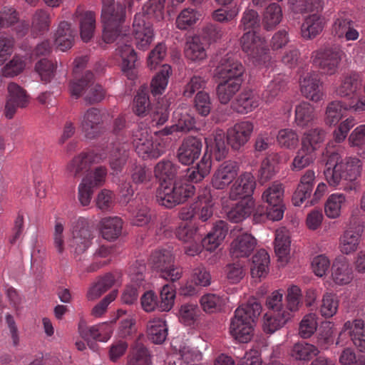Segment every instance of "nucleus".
<instances>
[{
  "label": "nucleus",
  "instance_id": "f257e3e1",
  "mask_svg": "<svg viewBox=\"0 0 365 365\" xmlns=\"http://www.w3.org/2000/svg\"><path fill=\"white\" fill-rule=\"evenodd\" d=\"M211 155L205 153L195 165L185 170L184 180H175L177 165L170 160L161 161V206L173 208L185 202L195 193L193 182H198L207 176L211 169Z\"/></svg>",
  "mask_w": 365,
  "mask_h": 365
},
{
  "label": "nucleus",
  "instance_id": "f03ea898",
  "mask_svg": "<svg viewBox=\"0 0 365 365\" xmlns=\"http://www.w3.org/2000/svg\"><path fill=\"white\" fill-rule=\"evenodd\" d=\"M127 149L126 143L116 141L107 146L106 149H102L99 152L93 150L88 153H82L75 156L67 165L66 170L71 176L81 177L89 170L93 164L106 160L109 154L110 167L113 173L118 174L122 171L126 163L128 157Z\"/></svg>",
  "mask_w": 365,
  "mask_h": 365
},
{
  "label": "nucleus",
  "instance_id": "7ed1b4c3",
  "mask_svg": "<svg viewBox=\"0 0 365 365\" xmlns=\"http://www.w3.org/2000/svg\"><path fill=\"white\" fill-rule=\"evenodd\" d=\"M254 129V125L250 121H241L235 123L227 130L225 142V134L222 130H217L213 134V143H209V139L205 138L207 148L210 147L215 158L217 161L224 159L227 153V144L231 146L233 150H239L244 146L250 140Z\"/></svg>",
  "mask_w": 365,
  "mask_h": 365
},
{
  "label": "nucleus",
  "instance_id": "20e7f679",
  "mask_svg": "<svg viewBox=\"0 0 365 365\" xmlns=\"http://www.w3.org/2000/svg\"><path fill=\"white\" fill-rule=\"evenodd\" d=\"M133 4V0H101L104 42L111 43L120 36V27L125 21L126 9L130 11Z\"/></svg>",
  "mask_w": 365,
  "mask_h": 365
},
{
  "label": "nucleus",
  "instance_id": "39448f33",
  "mask_svg": "<svg viewBox=\"0 0 365 365\" xmlns=\"http://www.w3.org/2000/svg\"><path fill=\"white\" fill-rule=\"evenodd\" d=\"M261 304L256 302H249L240 306L231 319L230 333L240 343L248 342L253 335V322L261 313Z\"/></svg>",
  "mask_w": 365,
  "mask_h": 365
},
{
  "label": "nucleus",
  "instance_id": "423d86ee",
  "mask_svg": "<svg viewBox=\"0 0 365 365\" xmlns=\"http://www.w3.org/2000/svg\"><path fill=\"white\" fill-rule=\"evenodd\" d=\"M181 269L174 264L172 250L161 249V279L170 281L161 288V312L171 309L175 298V286L173 283L181 277Z\"/></svg>",
  "mask_w": 365,
  "mask_h": 365
},
{
  "label": "nucleus",
  "instance_id": "0eeeda50",
  "mask_svg": "<svg viewBox=\"0 0 365 365\" xmlns=\"http://www.w3.org/2000/svg\"><path fill=\"white\" fill-rule=\"evenodd\" d=\"M361 86L359 74L351 71L340 78V83L334 93L336 96L347 101L346 108L361 112L365 110V97L361 95Z\"/></svg>",
  "mask_w": 365,
  "mask_h": 365
},
{
  "label": "nucleus",
  "instance_id": "6e6552de",
  "mask_svg": "<svg viewBox=\"0 0 365 365\" xmlns=\"http://www.w3.org/2000/svg\"><path fill=\"white\" fill-rule=\"evenodd\" d=\"M343 51L336 45H327L312 53L311 59L314 66L324 74L331 76L339 68Z\"/></svg>",
  "mask_w": 365,
  "mask_h": 365
},
{
  "label": "nucleus",
  "instance_id": "1a4fd4ad",
  "mask_svg": "<svg viewBox=\"0 0 365 365\" xmlns=\"http://www.w3.org/2000/svg\"><path fill=\"white\" fill-rule=\"evenodd\" d=\"M242 51L258 65H265L271 57L269 48L264 38L257 35L255 31H247L240 38Z\"/></svg>",
  "mask_w": 365,
  "mask_h": 365
},
{
  "label": "nucleus",
  "instance_id": "9d476101",
  "mask_svg": "<svg viewBox=\"0 0 365 365\" xmlns=\"http://www.w3.org/2000/svg\"><path fill=\"white\" fill-rule=\"evenodd\" d=\"M92 231L86 219L80 217L73 225L71 252L75 257L84 253L91 245Z\"/></svg>",
  "mask_w": 365,
  "mask_h": 365
},
{
  "label": "nucleus",
  "instance_id": "9b49d317",
  "mask_svg": "<svg viewBox=\"0 0 365 365\" xmlns=\"http://www.w3.org/2000/svg\"><path fill=\"white\" fill-rule=\"evenodd\" d=\"M356 27L357 24L351 14L340 11L334 17L331 34L338 38H344L348 41H356L359 37Z\"/></svg>",
  "mask_w": 365,
  "mask_h": 365
},
{
  "label": "nucleus",
  "instance_id": "f8f14e48",
  "mask_svg": "<svg viewBox=\"0 0 365 365\" xmlns=\"http://www.w3.org/2000/svg\"><path fill=\"white\" fill-rule=\"evenodd\" d=\"M245 68L242 63L237 61L232 53L226 54L220 61L215 69L217 78L221 81L232 82H243V73Z\"/></svg>",
  "mask_w": 365,
  "mask_h": 365
},
{
  "label": "nucleus",
  "instance_id": "ddd939ff",
  "mask_svg": "<svg viewBox=\"0 0 365 365\" xmlns=\"http://www.w3.org/2000/svg\"><path fill=\"white\" fill-rule=\"evenodd\" d=\"M177 238L188 244L185 247V253L190 256H195L201 252V235L198 233V228L188 222H182L176 229Z\"/></svg>",
  "mask_w": 365,
  "mask_h": 365
},
{
  "label": "nucleus",
  "instance_id": "4468645a",
  "mask_svg": "<svg viewBox=\"0 0 365 365\" xmlns=\"http://www.w3.org/2000/svg\"><path fill=\"white\" fill-rule=\"evenodd\" d=\"M145 15L137 13L133 19V34L135 43L138 49L145 50L153 39V31L149 22L145 21Z\"/></svg>",
  "mask_w": 365,
  "mask_h": 365
},
{
  "label": "nucleus",
  "instance_id": "2eb2a0df",
  "mask_svg": "<svg viewBox=\"0 0 365 365\" xmlns=\"http://www.w3.org/2000/svg\"><path fill=\"white\" fill-rule=\"evenodd\" d=\"M255 186L254 175L250 172L242 173L230 187L229 198L231 200L252 199L251 195Z\"/></svg>",
  "mask_w": 365,
  "mask_h": 365
},
{
  "label": "nucleus",
  "instance_id": "dca6fc26",
  "mask_svg": "<svg viewBox=\"0 0 365 365\" xmlns=\"http://www.w3.org/2000/svg\"><path fill=\"white\" fill-rule=\"evenodd\" d=\"M240 170L237 162L227 160L222 163L212 178V185L217 190L226 188L238 175Z\"/></svg>",
  "mask_w": 365,
  "mask_h": 365
},
{
  "label": "nucleus",
  "instance_id": "f3484780",
  "mask_svg": "<svg viewBox=\"0 0 365 365\" xmlns=\"http://www.w3.org/2000/svg\"><path fill=\"white\" fill-rule=\"evenodd\" d=\"M103 115L96 108H88L83 114L81 126L85 136L88 139L98 138L103 132Z\"/></svg>",
  "mask_w": 365,
  "mask_h": 365
},
{
  "label": "nucleus",
  "instance_id": "a211bd4d",
  "mask_svg": "<svg viewBox=\"0 0 365 365\" xmlns=\"http://www.w3.org/2000/svg\"><path fill=\"white\" fill-rule=\"evenodd\" d=\"M8 98L5 106V115L11 119L19 108H24L29 103L26 91L15 83L8 85Z\"/></svg>",
  "mask_w": 365,
  "mask_h": 365
},
{
  "label": "nucleus",
  "instance_id": "6ab92c4d",
  "mask_svg": "<svg viewBox=\"0 0 365 365\" xmlns=\"http://www.w3.org/2000/svg\"><path fill=\"white\" fill-rule=\"evenodd\" d=\"M78 331L81 336L87 341L88 345L94 349L93 343L90 344V340L106 342L112 335L113 328L109 323H102L91 327L79 325Z\"/></svg>",
  "mask_w": 365,
  "mask_h": 365
},
{
  "label": "nucleus",
  "instance_id": "aec40b11",
  "mask_svg": "<svg viewBox=\"0 0 365 365\" xmlns=\"http://www.w3.org/2000/svg\"><path fill=\"white\" fill-rule=\"evenodd\" d=\"M202 147L200 139L196 137H188L184 139L178 150L177 156L179 162L183 165L192 164L200 157Z\"/></svg>",
  "mask_w": 365,
  "mask_h": 365
},
{
  "label": "nucleus",
  "instance_id": "412c9836",
  "mask_svg": "<svg viewBox=\"0 0 365 365\" xmlns=\"http://www.w3.org/2000/svg\"><path fill=\"white\" fill-rule=\"evenodd\" d=\"M340 155L336 152L331 153L327 159L326 169L324 171L325 178L331 186H337L345 180L344 163L339 162Z\"/></svg>",
  "mask_w": 365,
  "mask_h": 365
},
{
  "label": "nucleus",
  "instance_id": "4be33fe9",
  "mask_svg": "<svg viewBox=\"0 0 365 365\" xmlns=\"http://www.w3.org/2000/svg\"><path fill=\"white\" fill-rule=\"evenodd\" d=\"M315 180L316 175L313 170H307L302 175L292 199L294 206H300L307 198L311 197Z\"/></svg>",
  "mask_w": 365,
  "mask_h": 365
},
{
  "label": "nucleus",
  "instance_id": "5701e85b",
  "mask_svg": "<svg viewBox=\"0 0 365 365\" xmlns=\"http://www.w3.org/2000/svg\"><path fill=\"white\" fill-rule=\"evenodd\" d=\"M319 76L316 72L307 73L300 78V88L302 95L312 101L318 102L322 99Z\"/></svg>",
  "mask_w": 365,
  "mask_h": 365
},
{
  "label": "nucleus",
  "instance_id": "b1692460",
  "mask_svg": "<svg viewBox=\"0 0 365 365\" xmlns=\"http://www.w3.org/2000/svg\"><path fill=\"white\" fill-rule=\"evenodd\" d=\"M128 38L129 36L127 35L121 38L123 45H119L117 51L122 58L123 72L129 79H133L135 76L133 68H135L137 56L131 44L128 43Z\"/></svg>",
  "mask_w": 365,
  "mask_h": 365
},
{
  "label": "nucleus",
  "instance_id": "393cba45",
  "mask_svg": "<svg viewBox=\"0 0 365 365\" xmlns=\"http://www.w3.org/2000/svg\"><path fill=\"white\" fill-rule=\"evenodd\" d=\"M348 331L354 345L361 352L365 351V324L361 319L347 321L344 323L342 331L339 334Z\"/></svg>",
  "mask_w": 365,
  "mask_h": 365
},
{
  "label": "nucleus",
  "instance_id": "a878e982",
  "mask_svg": "<svg viewBox=\"0 0 365 365\" xmlns=\"http://www.w3.org/2000/svg\"><path fill=\"white\" fill-rule=\"evenodd\" d=\"M75 17L79 22L80 34L84 42L89 41L93 36L96 29V15L90 11H83L78 7L75 13Z\"/></svg>",
  "mask_w": 365,
  "mask_h": 365
},
{
  "label": "nucleus",
  "instance_id": "bb28decb",
  "mask_svg": "<svg viewBox=\"0 0 365 365\" xmlns=\"http://www.w3.org/2000/svg\"><path fill=\"white\" fill-rule=\"evenodd\" d=\"M344 172H345V181H348L343 186L346 191L356 190L358 187V184L355 181L361 175L362 172V162L357 158L349 157L346 158V162L344 163Z\"/></svg>",
  "mask_w": 365,
  "mask_h": 365
},
{
  "label": "nucleus",
  "instance_id": "cd10ccee",
  "mask_svg": "<svg viewBox=\"0 0 365 365\" xmlns=\"http://www.w3.org/2000/svg\"><path fill=\"white\" fill-rule=\"evenodd\" d=\"M256 240L250 234L245 233L235 239L230 247L232 257H247L254 250L256 246Z\"/></svg>",
  "mask_w": 365,
  "mask_h": 365
},
{
  "label": "nucleus",
  "instance_id": "c85d7f7f",
  "mask_svg": "<svg viewBox=\"0 0 365 365\" xmlns=\"http://www.w3.org/2000/svg\"><path fill=\"white\" fill-rule=\"evenodd\" d=\"M259 105L258 96H255L251 90L240 93L232 102V108L239 113L245 114L252 111Z\"/></svg>",
  "mask_w": 365,
  "mask_h": 365
},
{
  "label": "nucleus",
  "instance_id": "c756f323",
  "mask_svg": "<svg viewBox=\"0 0 365 365\" xmlns=\"http://www.w3.org/2000/svg\"><path fill=\"white\" fill-rule=\"evenodd\" d=\"M255 212V201L253 199L241 200L227 212V219L232 222L238 223Z\"/></svg>",
  "mask_w": 365,
  "mask_h": 365
},
{
  "label": "nucleus",
  "instance_id": "7c9ffc66",
  "mask_svg": "<svg viewBox=\"0 0 365 365\" xmlns=\"http://www.w3.org/2000/svg\"><path fill=\"white\" fill-rule=\"evenodd\" d=\"M201 358L199 352L188 346H183L178 353H175L168 357L169 365H193Z\"/></svg>",
  "mask_w": 365,
  "mask_h": 365
},
{
  "label": "nucleus",
  "instance_id": "2f4dec72",
  "mask_svg": "<svg viewBox=\"0 0 365 365\" xmlns=\"http://www.w3.org/2000/svg\"><path fill=\"white\" fill-rule=\"evenodd\" d=\"M185 57L192 61H201L206 58V45L199 36L189 38L185 47Z\"/></svg>",
  "mask_w": 365,
  "mask_h": 365
},
{
  "label": "nucleus",
  "instance_id": "473e14b6",
  "mask_svg": "<svg viewBox=\"0 0 365 365\" xmlns=\"http://www.w3.org/2000/svg\"><path fill=\"white\" fill-rule=\"evenodd\" d=\"M75 37V32L71 24L65 21H61L55 33V43L58 49L65 51L71 48Z\"/></svg>",
  "mask_w": 365,
  "mask_h": 365
},
{
  "label": "nucleus",
  "instance_id": "72a5a7b5",
  "mask_svg": "<svg viewBox=\"0 0 365 365\" xmlns=\"http://www.w3.org/2000/svg\"><path fill=\"white\" fill-rule=\"evenodd\" d=\"M133 144L139 155L143 158L149 157L151 155L152 143L148 139V130L145 128L138 126L132 133Z\"/></svg>",
  "mask_w": 365,
  "mask_h": 365
},
{
  "label": "nucleus",
  "instance_id": "f704fd0d",
  "mask_svg": "<svg viewBox=\"0 0 365 365\" xmlns=\"http://www.w3.org/2000/svg\"><path fill=\"white\" fill-rule=\"evenodd\" d=\"M291 319V314L285 309L282 312L267 313L264 317L263 329L267 334H272L283 327Z\"/></svg>",
  "mask_w": 365,
  "mask_h": 365
},
{
  "label": "nucleus",
  "instance_id": "c9c22d12",
  "mask_svg": "<svg viewBox=\"0 0 365 365\" xmlns=\"http://www.w3.org/2000/svg\"><path fill=\"white\" fill-rule=\"evenodd\" d=\"M123 221L118 217H109L101 221L102 237L109 241L117 239L121 234Z\"/></svg>",
  "mask_w": 365,
  "mask_h": 365
},
{
  "label": "nucleus",
  "instance_id": "e433bc0d",
  "mask_svg": "<svg viewBox=\"0 0 365 365\" xmlns=\"http://www.w3.org/2000/svg\"><path fill=\"white\" fill-rule=\"evenodd\" d=\"M332 278L339 285L349 284L353 277L351 269L344 257L336 259L332 265Z\"/></svg>",
  "mask_w": 365,
  "mask_h": 365
},
{
  "label": "nucleus",
  "instance_id": "4c0bfd02",
  "mask_svg": "<svg viewBox=\"0 0 365 365\" xmlns=\"http://www.w3.org/2000/svg\"><path fill=\"white\" fill-rule=\"evenodd\" d=\"M324 22L320 16L312 14L307 16L301 26L302 36L307 40L312 39L323 30Z\"/></svg>",
  "mask_w": 365,
  "mask_h": 365
},
{
  "label": "nucleus",
  "instance_id": "58836bf2",
  "mask_svg": "<svg viewBox=\"0 0 365 365\" xmlns=\"http://www.w3.org/2000/svg\"><path fill=\"white\" fill-rule=\"evenodd\" d=\"M286 79L284 75H277L267 86L262 94V100L266 103H272L284 90Z\"/></svg>",
  "mask_w": 365,
  "mask_h": 365
},
{
  "label": "nucleus",
  "instance_id": "ea45409f",
  "mask_svg": "<svg viewBox=\"0 0 365 365\" xmlns=\"http://www.w3.org/2000/svg\"><path fill=\"white\" fill-rule=\"evenodd\" d=\"M269 255L267 252L261 249L252 257L251 274L252 277H262L266 275L269 270Z\"/></svg>",
  "mask_w": 365,
  "mask_h": 365
},
{
  "label": "nucleus",
  "instance_id": "a19ab883",
  "mask_svg": "<svg viewBox=\"0 0 365 365\" xmlns=\"http://www.w3.org/2000/svg\"><path fill=\"white\" fill-rule=\"evenodd\" d=\"M227 81H221L216 88L217 98L221 104H227L240 91L242 83Z\"/></svg>",
  "mask_w": 365,
  "mask_h": 365
},
{
  "label": "nucleus",
  "instance_id": "79ce46f5",
  "mask_svg": "<svg viewBox=\"0 0 365 365\" xmlns=\"http://www.w3.org/2000/svg\"><path fill=\"white\" fill-rule=\"evenodd\" d=\"M361 235L352 229L346 230L340 237L339 250L345 255L356 252L360 242Z\"/></svg>",
  "mask_w": 365,
  "mask_h": 365
},
{
  "label": "nucleus",
  "instance_id": "37998d69",
  "mask_svg": "<svg viewBox=\"0 0 365 365\" xmlns=\"http://www.w3.org/2000/svg\"><path fill=\"white\" fill-rule=\"evenodd\" d=\"M51 23L48 11L43 9H37L31 18V31L36 35L43 34L49 30Z\"/></svg>",
  "mask_w": 365,
  "mask_h": 365
},
{
  "label": "nucleus",
  "instance_id": "c03bdc74",
  "mask_svg": "<svg viewBox=\"0 0 365 365\" xmlns=\"http://www.w3.org/2000/svg\"><path fill=\"white\" fill-rule=\"evenodd\" d=\"M347 103L341 101H334L329 103L326 110L325 122L329 125H335L344 116Z\"/></svg>",
  "mask_w": 365,
  "mask_h": 365
},
{
  "label": "nucleus",
  "instance_id": "a18cd8bd",
  "mask_svg": "<svg viewBox=\"0 0 365 365\" xmlns=\"http://www.w3.org/2000/svg\"><path fill=\"white\" fill-rule=\"evenodd\" d=\"M114 282V277L110 273H108L103 277H100L88 289L87 292L88 299L94 300L101 297L113 285Z\"/></svg>",
  "mask_w": 365,
  "mask_h": 365
},
{
  "label": "nucleus",
  "instance_id": "49530a36",
  "mask_svg": "<svg viewBox=\"0 0 365 365\" xmlns=\"http://www.w3.org/2000/svg\"><path fill=\"white\" fill-rule=\"evenodd\" d=\"M316 158L315 153L307 148L305 144L301 145L291 164V169L293 171H299L314 163Z\"/></svg>",
  "mask_w": 365,
  "mask_h": 365
},
{
  "label": "nucleus",
  "instance_id": "de8ad7c7",
  "mask_svg": "<svg viewBox=\"0 0 365 365\" xmlns=\"http://www.w3.org/2000/svg\"><path fill=\"white\" fill-rule=\"evenodd\" d=\"M282 19V9L279 4H269L264 13L262 25L267 31L272 30L278 25Z\"/></svg>",
  "mask_w": 365,
  "mask_h": 365
},
{
  "label": "nucleus",
  "instance_id": "09e8293b",
  "mask_svg": "<svg viewBox=\"0 0 365 365\" xmlns=\"http://www.w3.org/2000/svg\"><path fill=\"white\" fill-rule=\"evenodd\" d=\"M93 80V74L92 72L87 71L81 78L76 77L69 83V92L71 96L78 99L85 93L89 83Z\"/></svg>",
  "mask_w": 365,
  "mask_h": 365
},
{
  "label": "nucleus",
  "instance_id": "8fccbe9b",
  "mask_svg": "<svg viewBox=\"0 0 365 365\" xmlns=\"http://www.w3.org/2000/svg\"><path fill=\"white\" fill-rule=\"evenodd\" d=\"M315 118L314 107L307 102H302L295 108V122L298 126L305 127Z\"/></svg>",
  "mask_w": 365,
  "mask_h": 365
},
{
  "label": "nucleus",
  "instance_id": "3c124183",
  "mask_svg": "<svg viewBox=\"0 0 365 365\" xmlns=\"http://www.w3.org/2000/svg\"><path fill=\"white\" fill-rule=\"evenodd\" d=\"M319 353V351L317 346L305 342L295 344L291 350L292 357L300 361H309Z\"/></svg>",
  "mask_w": 365,
  "mask_h": 365
},
{
  "label": "nucleus",
  "instance_id": "603ef678",
  "mask_svg": "<svg viewBox=\"0 0 365 365\" xmlns=\"http://www.w3.org/2000/svg\"><path fill=\"white\" fill-rule=\"evenodd\" d=\"M325 135L326 133L323 129L319 128L310 129L304 133L301 145L304 146V143L307 149L315 153V150L324 140Z\"/></svg>",
  "mask_w": 365,
  "mask_h": 365
},
{
  "label": "nucleus",
  "instance_id": "864d4df0",
  "mask_svg": "<svg viewBox=\"0 0 365 365\" xmlns=\"http://www.w3.org/2000/svg\"><path fill=\"white\" fill-rule=\"evenodd\" d=\"M346 202V196L342 193H333L327 199L324 211L329 218H336L340 215L341 207Z\"/></svg>",
  "mask_w": 365,
  "mask_h": 365
},
{
  "label": "nucleus",
  "instance_id": "5fc2aeb1",
  "mask_svg": "<svg viewBox=\"0 0 365 365\" xmlns=\"http://www.w3.org/2000/svg\"><path fill=\"white\" fill-rule=\"evenodd\" d=\"M151 356L143 345L137 344L127 357V365H151Z\"/></svg>",
  "mask_w": 365,
  "mask_h": 365
},
{
  "label": "nucleus",
  "instance_id": "6e6d98bb",
  "mask_svg": "<svg viewBox=\"0 0 365 365\" xmlns=\"http://www.w3.org/2000/svg\"><path fill=\"white\" fill-rule=\"evenodd\" d=\"M290 240L284 230H277L274 240V251L279 260L284 262L289 254Z\"/></svg>",
  "mask_w": 365,
  "mask_h": 365
},
{
  "label": "nucleus",
  "instance_id": "4d7b16f0",
  "mask_svg": "<svg viewBox=\"0 0 365 365\" xmlns=\"http://www.w3.org/2000/svg\"><path fill=\"white\" fill-rule=\"evenodd\" d=\"M339 308V300L336 294L327 292L323 295L319 312L324 318H331L335 315Z\"/></svg>",
  "mask_w": 365,
  "mask_h": 365
},
{
  "label": "nucleus",
  "instance_id": "13d9d810",
  "mask_svg": "<svg viewBox=\"0 0 365 365\" xmlns=\"http://www.w3.org/2000/svg\"><path fill=\"white\" fill-rule=\"evenodd\" d=\"M150 103L148 88L141 86L133 101V111L138 115H145L150 108Z\"/></svg>",
  "mask_w": 365,
  "mask_h": 365
},
{
  "label": "nucleus",
  "instance_id": "bf43d9fd",
  "mask_svg": "<svg viewBox=\"0 0 365 365\" xmlns=\"http://www.w3.org/2000/svg\"><path fill=\"white\" fill-rule=\"evenodd\" d=\"M200 16V14L195 9H185L178 16L176 19L177 27L181 30H186L193 26L199 20Z\"/></svg>",
  "mask_w": 365,
  "mask_h": 365
},
{
  "label": "nucleus",
  "instance_id": "052dcab7",
  "mask_svg": "<svg viewBox=\"0 0 365 365\" xmlns=\"http://www.w3.org/2000/svg\"><path fill=\"white\" fill-rule=\"evenodd\" d=\"M284 211V205L282 202L277 203L276 205H267L264 212H259L258 210H256L254 214V217L256 220L259 218V220L269 219L273 221H278L283 217Z\"/></svg>",
  "mask_w": 365,
  "mask_h": 365
},
{
  "label": "nucleus",
  "instance_id": "680f3d73",
  "mask_svg": "<svg viewBox=\"0 0 365 365\" xmlns=\"http://www.w3.org/2000/svg\"><path fill=\"white\" fill-rule=\"evenodd\" d=\"M286 302L285 310L289 312L292 317V313L298 311L302 304V293L297 286L293 285L287 289Z\"/></svg>",
  "mask_w": 365,
  "mask_h": 365
},
{
  "label": "nucleus",
  "instance_id": "e2e57ef3",
  "mask_svg": "<svg viewBox=\"0 0 365 365\" xmlns=\"http://www.w3.org/2000/svg\"><path fill=\"white\" fill-rule=\"evenodd\" d=\"M224 303V299L216 294H206L200 299L202 308L207 313H214L220 310Z\"/></svg>",
  "mask_w": 365,
  "mask_h": 365
},
{
  "label": "nucleus",
  "instance_id": "0e129e2a",
  "mask_svg": "<svg viewBox=\"0 0 365 365\" xmlns=\"http://www.w3.org/2000/svg\"><path fill=\"white\" fill-rule=\"evenodd\" d=\"M35 69L41 81L46 83L54 76L56 65L46 58H43L36 63Z\"/></svg>",
  "mask_w": 365,
  "mask_h": 365
},
{
  "label": "nucleus",
  "instance_id": "69168bd1",
  "mask_svg": "<svg viewBox=\"0 0 365 365\" xmlns=\"http://www.w3.org/2000/svg\"><path fill=\"white\" fill-rule=\"evenodd\" d=\"M277 172L274 162L269 158L264 159L258 170V182L263 185L271 180Z\"/></svg>",
  "mask_w": 365,
  "mask_h": 365
},
{
  "label": "nucleus",
  "instance_id": "338daca9",
  "mask_svg": "<svg viewBox=\"0 0 365 365\" xmlns=\"http://www.w3.org/2000/svg\"><path fill=\"white\" fill-rule=\"evenodd\" d=\"M317 315L313 313L304 317L299 329V334L302 338L307 339L315 332L317 328Z\"/></svg>",
  "mask_w": 365,
  "mask_h": 365
},
{
  "label": "nucleus",
  "instance_id": "774afa93",
  "mask_svg": "<svg viewBox=\"0 0 365 365\" xmlns=\"http://www.w3.org/2000/svg\"><path fill=\"white\" fill-rule=\"evenodd\" d=\"M194 106L196 111L202 116H207L210 113L212 102L208 93L198 91L195 96Z\"/></svg>",
  "mask_w": 365,
  "mask_h": 365
}]
</instances>
